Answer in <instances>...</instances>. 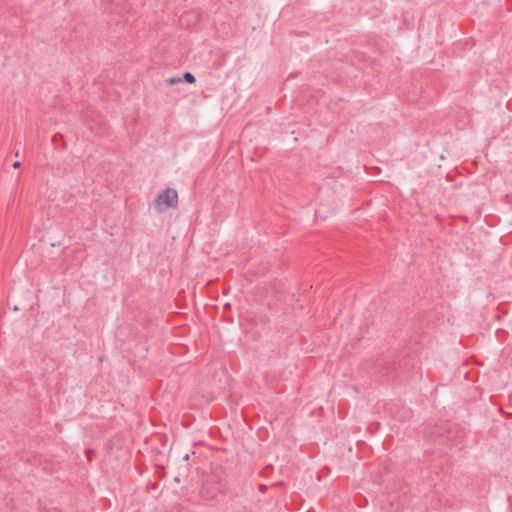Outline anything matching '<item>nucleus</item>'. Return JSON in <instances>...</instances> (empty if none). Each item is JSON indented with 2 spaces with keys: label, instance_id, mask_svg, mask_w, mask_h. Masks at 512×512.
I'll return each instance as SVG.
<instances>
[{
  "label": "nucleus",
  "instance_id": "f257e3e1",
  "mask_svg": "<svg viewBox=\"0 0 512 512\" xmlns=\"http://www.w3.org/2000/svg\"><path fill=\"white\" fill-rule=\"evenodd\" d=\"M425 434L441 444L456 445L463 440L466 432L459 424L447 421L428 428Z\"/></svg>",
  "mask_w": 512,
  "mask_h": 512
},
{
  "label": "nucleus",
  "instance_id": "7ed1b4c3",
  "mask_svg": "<svg viewBox=\"0 0 512 512\" xmlns=\"http://www.w3.org/2000/svg\"><path fill=\"white\" fill-rule=\"evenodd\" d=\"M226 491V485L219 481V482H210L207 481L203 484L202 489L200 491L201 496L206 500H213L215 499L219 494H223Z\"/></svg>",
  "mask_w": 512,
  "mask_h": 512
},
{
  "label": "nucleus",
  "instance_id": "20e7f679",
  "mask_svg": "<svg viewBox=\"0 0 512 512\" xmlns=\"http://www.w3.org/2000/svg\"><path fill=\"white\" fill-rule=\"evenodd\" d=\"M183 79L189 84H194L196 82V78L191 72H185L183 74Z\"/></svg>",
  "mask_w": 512,
  "mask_h": 512
},
{
  "label": "nucleus",
  "instance_id": "6e6552de",
  "mask_svg": "<svg viewBox=\"0 0 512 512\" xmlns=\"http://www.w3.org/2000/svg\"><path fill=\"white\" fill-rule=\"evenodd\" d=\"M184 459H185V460H188V459H189V455H188V454H186V455L184 456Z\"/></svg>",
  "mask_w": 512,
  "mask_h": 512
},
{
  "label": "nucleus",
  "instance_id": "423d86ee",
  "mask_svg": "<svg viewBox=\"0 0 512 512\" xmlns=\"http://www.w3.org/2000/svg\"><path fill=\"white\" fill-rule=\"evenodd\" d=\"M12 166H13V168L18 169V168H20L21 163L19 161H16V162L13 163Z\"/></svg>",
  "mask_w": 512,
  "mask_h": 512
},
{
  "label": "nucleus",
  "instance_id": "0eeeda50",
  "mask_svg": "<svg viewBox=\"0 0 512 512\" xmlns=\"http://www.w3.org/2000/svg\"><path fill=\"white\" fill-rule=\"evenodd\" d=\"M259 489H260L261 491H263L264 489H266V486L262 484V485H260Z\"/></svg>",
  "mask_w": 512,
  "mask_h": 512
},
{
  "label": "nucleus",
  "instance_id": "f03ea898",
  "mask_svg": "<svg viewBox=\"0 0 512 512\" xmlns=\"http://www.w3.org/2000/svg\"><path fill=\"white\" fill-rule=\"evenodd\" d=\"M178 203V194L176 190L168 188L162 191L155 199V207L162 212L170 207H176Z\"/></svg>",
  "mask_w": 512,
  "mask_h": 512
},
{
  "label": "nucleus",
  "instance_id": "39448f33",
  "mask_svg": "<svg viewBox=\"0 0 512 512\" xmlns=\"http://www.w3.org/2000/svg\"><path fill=\"white\" fill-rule=\"evenodd\" d=\"M181 81H182V79L179 77H171L166 80V83L168 85H174V84L180 83Z\"/></svg>",
  "mask_w": 512,
  "mask_h": 512
}]
</instances>
